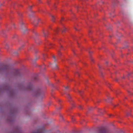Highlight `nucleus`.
<instances>
[{"mask_svg": "<svg viewBox=\"0 0 133 133\" xmlns=\"http://www.w3.org/2000/svg\"><path fill=\"white\" fill-rule=\"evenodd\" d=\"M9 68V66L7 65H4L1 66L0 69V72L5 70H6L8 69Z\"/></svg>", "mask_w": 133, "mask_h": 133, "instance_id": "1", "label": "nucleus"}, {"mask_svg": "<svg viewBox=\"0 0 133 133\" xmlns=\"http://www.w3.org/2000/svg\"><path fill=\"white\" fill-rule=\"evenodd\" d=\"M24 23L23 21H22L21 22L20 24L21 26L23 32H24L25 30H27L26 28L25 27V26L24 25Z\"/></svg>", "mask_w": 133, "mask_h": 133, "instance_id": "2", "label": "nucleus"}, {"mask_svg": "<svg viewBox=\"0 0 133 133\" xmlns=\"http://www.w3.org/2000/svg\"><path fill=\"white\" fill-rule=\"evenodd\" d=\"M43 34L44 36V37H46L47 36L48 33L47 31H45L44 30H43Z\"/></svg>", "mask_w": 133, "mask_h": 133, "instance_id": "3", "label": "nucleus"}, {"mask_svg": "<svg viewBox=\"0 0 133 133\" xmlns=\"http://www.w3.org/2000/svg\"><path fill=\"white\" fill-rule=\"evenodd\" d=\"M32 88H33L32 86V85L30 84L29 85L27 89L28 90H31L32 89Z\"/></svg>", "mask_w": 133, "mask_h": 133, "instance_id": "4", "label": "nucleus"}, {"mask_svg": "<svg viewBox=\"0 0 133 133\" xmlns=\"http://www.w3.org/2000/svg\"><path fill=\"white\" fill-rule=\"evenodd\" d=\"M66 95L67 96V98L68 99V100L69 101H71V97L68 94H66Z\"/></svg>", "mask_w": 133, "mask_h": 133, "instance_id": "5", "label": "nucleus"}, {"mask_svg": "<svg viewBox=\"0 0 133 133\" xmlns=\"http://www.w3.org/2000/svg\"><path fill=\"white\" fill-rule=\"evenodd\" d=\"M51 17L52 21L54 22L55 19V18L53 15H51Z\"/></svg>", "mask_w": 133, "mask_h": 133, "instance_id": "6", "label": "nucleus"}, {"mask_svg": "<svg viewBox=\"0 0 133 133\" xmlns=\"http://www.w3.org/2000/svg\"><path fill=\"white\" fill-rule=\"evenodd\" d=\"M36 94L35 95L37 96L40 93V91L39 90L37 91H36Z\"/></svg>", "mask_w": 133, "mask_h": 133, "instance_id": "7", "label": "nucleus"}, {"mask_svg": "<svg viewBox=\"0 0 133 133\" xmlns=\"http://www.w3.org/2000/svg\"><path fill=\"white\" fill-rule=\"evenodd\" d=\"M78 93L80 94V95H81V94L82 93H83V91L81 90H78Z\"/></svg>", "mask_w": 133, "mask_h": 133, "instance_id": "8", "label": "nucleus"}, {"mask_svg": "<svg viewBox=\"0 0 133 133\" xmlns=\"http://www.w3.org/2000/svg\"><path fill=\"white\" fill-rule=\"evenodd\" d=\"M52 57H53V58H54V61L55 62L56 61V59L55 56H54L53 55L52 56Z\"/></svg>", "mask_w": 133, "mask_h": 133, "instance_id": "9", "label": "nucleus"}, {"mask_svg": "<svg viewBox=\"0 0 133 133\" xmlns=\"http://www.w3.org/2000/svg\"><path fill=\"white\" fill-rule=\"evenodd\" d=\"M57 66L56 65L54 64L53 65V68H56L57 67Z\"/></svg>", "mask_w": 133, "mask_h": 133, "instance_id": "10", "label": "nucleus"}, {"mask_svg": "<svg viewBox=\"0 0 133 133\" xmlns=\"http://www.w3.org/2000/svg\"><path fill=\"white\" fill-rule=\"evenodd\" d=\"M101 101V100L100 99H97V103H99V102H100Z\"/></svg>", "mask_w": 133, "mask_h": 133, "instance_id": "11", "label": "nucleus"}, {"mask_svg": "<svg viewBox=\"0 0 133 133\" xmlns=\"http://www.w3.org/2000/svg\"><path fill=\"white\" fill-rule=\"evenodd\" d=\"M66 29L64 27L63 29V30H62V31L64 32L65 31Z\"/></svg>", "mask_w": 133, "mask_h": 133, "instance_id": "12", "label": "nucleus"}, {"mask_svg": "<svg viewBox=\"0 0 133 133\" xmlns=\"http://www.w3.org/2000/svg\"><path fill=\"white\" fill-rule=\"evenodd\" d=\"M83 107H82V106L81 105H78V107L81 108H82Z\"/></svg>", "mask_w": 133, "mask_h": 133, "instance_id": "13", "label": "nucleus"}, {"mask_svg": "<svg viewBox=\"0 0 133 133\" xmlns=\"http://www.w3.org/2000/svg\"><path fill=\"white\" fill-rule=\"evenodd\" d=\"M91 32V31L90 30H89L88 31V34H89Z\"/></svg>", "mask_w": 133, "mask_h": 133, "instance_id": "14", "label": "nucleus"}, {"mask_svg": "<svg viewBox=\"0 0 133 133\" xmlns=\"http://www.w3.org/2000/svg\"><path fill=\"white\" fill-rule=\"evenodd\" d=\"M68 88V86H66L65 87V88L66 89H67Z\"/></svg>", "mask_w": 133, "mask_h": 133, "instance_id": "15", "label": "nucleus"}, {"mask_svg": "<svg viewBox=\"0 0 133 133\" xmlns=\"http://www.w3.org/2000/svg\"><path fill=\"white\" fill-rule=\"evenodd\" d=\"M72 105V107H76L74 105Z\"/></svg>", "mask_w": 133, "mask_h": 133, "instance_id": "16", "label": "nucleus"}, {"mask_svg": "<svg viewBox=\"0 0 133 133\" xmlns=\"http://www.w3.org/2000/svg\"><path fill=\"white\" fill-rule=\"evenodd\" d=\"M8 45L7 44H6V46L5 47V48H7L6 47H8Z\"/></svg>", "mask_w": 133, "mask_h": 133, "instance_id": "17", "label": "nucleus"}, {"mask_svg": "<svg viewBox=\"0 0 133 133\" xmlns=\"http://www.w3.org/2000/svg\"><path fill=\"white\" fill-rule=\"evenodd\" d=\"M58 30V29H56V30H55V31H56L57 30Z\"/></svg>", "mask_w": 133, "mask_h": 133, "instance_id": "18", "label": "nucleus"}, {"mask_svg": "<svg viewBox=\"0 0 133 133\" xmlns=\"http://www.w3.org/2000/svg\"><path fill=\"white\" fill-rule=\"evenodd\" d=\"M13 26H15V24H13Z\"/></svg>", "mask_w": 133, "mask_h": 133, "instance_id": "19", "label": "nucleus"}, {"mask_svg": "<svg viewBox=\"0 0 133 133\" xmlns=\"http://www.w3.org/2000/svg\"><path fill=\"white\" fill-rule=\"evenodd\" d=\"M59 54H58L59 55L61 53L60 52H59Z\"/></svg>", "mask_w": 133, "mask_h": 133, "instance_id": "20", "label": "nucleus"}, {"mask_svg": "<svg viewBox=\"0 0 133 133\" xmlns=\"http://www.w3.org/2000/svg\"><path fill=\"white\" fill-rule=\"evenodd\" d=\"M15 53V54H17L18 53H17V52H15V53Z\"/></svg>", "mask_w": 133, "mask_h": 133, "instance_id": "21", "label": "nucleus"}, {"mask_svg": "<svg viewBox=\"0 0 133 133\" xmlns=\"http://www.w3.org/2000/svg\"><path fill=\"white\" fill-rule=\"evenodd\" d=\"M50 102L49 103V104L50 105Z\"/></svg>", "mask_w": 133, "mask_h": 133, "instance_id": "22", "label": "nucleus"}, {"mask_svg": "<svg viewBox=\"0 0 133 133\" xmlns=\"http://www.w3.org/2000/svg\"><path fill=\"white\" fill-rule=\"evenodd\" d=\"M75 29H76V30H77V29H76V28H75Z\"/></svg>", "mask_w": 133, "mask_h": 133, "instance_id": "23", "label": "nucleus"}, {"mask_svg": "<svg viewBox=\"0 0 133 133\" xmlns=\"http://www.w3.org/2000/svg\"><path fill=\"white\" fill-rule=\"evenodd\" d=\"M34 24V25H36L35 24Z\"/></svg>", "mask_w": 133, "mask_h": 133, "instance_id": "24", "label": "nucleus"}, {"mask_svg": "<svg viewBox=\"0 0 133 133\" xmlns=\"http://www.w3.org/2000/svg\"><path fill=\"white\" fill-rule=\"evenodd\" d=\"M73 51L74 52V51Z\"/></svg>", "mask_w": 133, "mask_h": 133, "instance_id": "25", "label": "nucleus"}]
</instances>
